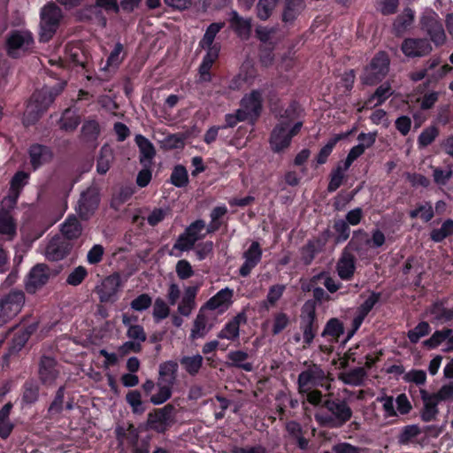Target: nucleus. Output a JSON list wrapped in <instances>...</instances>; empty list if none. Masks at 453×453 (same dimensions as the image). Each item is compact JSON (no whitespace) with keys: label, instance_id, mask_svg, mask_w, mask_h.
<instances>
[{"label":"nucleus","instance_id":"26","mask_svg":"<svg viewBox=\"0 0 453 453\" xmlns=\"http://www.w3.org/2000/svg\"><path fill=\"white\" fill-rule=\"evenodd\" d=\"M178 363L168 360L161 363L158 367V380L157 384L166 383L174 386L178 378Z\"/></svg>","mask_w":453,"mask_h":453},{"label":"nucleus","instance_id":"17","mask_svg":"<svg viewBox=\"0 0 453 453\" xmlns=\"http://www.w3.org/2000/svg\"><path fill=\"white\" fill-rule=\"evenodd\" d=\"M121 286V279L119 273L107 276L97 290L101 303H114Z\"/></svg>","mask_w":453,"mask_h":453},{"label":"nucleus","instance_id":"37","mask_svg":"<svg viewBox=\"0 0 453 453\" xmlns=\"http://www.w3.org/2000/svg\"><path fill=\"white\" fill-rule=\"evenodd\" d=\"M65 55L74 65L83 68L86 66L88 56L80 45L68 43L65 47Z\"/></svg>","mask_w":453,"mask_h":453},{"label":"nucleus","instance_id":"34","mask_svg":"<svg viewBox=\"0 0 453 453\" xmlns=\"http://www.w3.org/2000/svg\"><path fill=\"white\" fill-rule=\"evenodd\" d=\"M393 94V89L388 82H384L380 85L375 91L366 99L365 105L370 106L373 104L374 107L383 104Z\"/></svg>","mask_w":453,"mask_h":453},{"label":"nucleus","instance_id":"29","mask_svg":"<svg viewBox=\"0 0 453 453\" xmlns=\"http://www.w3.org/2000/svg\"><path fill=\"white\" fill-rule=\"evenodd\" d=\"M82 226L80 220L74 216H68L61 225V233L64 239L69 241L77 240L82 234Z\"/></svg>","mask_w":453,"mask_h":453},{"label":"nucleus","instance_id":"9","mask_svg":"<svg viewBox=\"0 0 453 453\" xmlns=\"http://www.w3.org/2000/svg\"><path fill=\"white\" fill-rule=\"evenodd\" d=\"M174 412L175 407L172 403L154 409L148 414V427L158 434H165L174 422Z\"/></svg>","mask_w":453,"mask_h":453},{"label":"nucleus","instance_id":"25","mask_svg":"<svg viewBox=\"0 0 453 453\" xmlns=\"http://www.w3.org/2000/svg\"><path fill=\"white\" fill-rule=\"evenodd\" d=\"M230 27L238 37L248 40L251 35V20L244 19L236 11H232L229 19Z\"/></svg>","mask_w":453,"mask_h":453},{"label":"nucleus","instance_id":"6","mask_svg":"<svg viewBox=\"0 0 453 453\" xmlns=\"http://www.w3.org/2000/svg\"><path fill=\"white\" fill-rule=\"evenodd\" d=\"M300 329L303 332L304 345L310 346L319 330V320L315 301L307 300L301 308Z\"/></svg>","mask_w":453,"mask_h":453},{"label":"nucleus","instance_id":"24","mask_svg":"<svg viewBox=\"0 0 453 453\" xmlns=\"http://www.w3.org/2000/svg\"><path fill=\"white\" fill-rule=\"evenodd\" d=\"M28 152L31 165L35 170L50 162L53 157L52 150L42 144H33Z\"/></svg>","mask_w":453,"mask_h":453},{"label":"nucleus","instance_id":"15","mask_svg":"<svg viewBox=\"0 0 453 453\" xmlns=\"http://www.w3.org/2000/svg\"><path fill=\"white\" fill-rule=\"evenodd\" d=\"M430 41L426 38H406L401 45V50L407 58H420L432 51Z\"/></svg>","mask_w":453,"mask_h":453},{"label":"nucleus","instance_id":"54","mask_svg":"<svg viewBox=\"0 0 453 453\" xmlns=\"http://www.w3.org/2000/svg\"><path fill=\"white\" fill-rule=\"evenodd\" d=\"M203 307L200 309L196 318L194 320V325L191 329V337L193 339L203 337L206 334L205 328L207 324V317L203 312Z\"/></svg>","mask_w":453,"mask_h":453},{"label":"nucleus","instance_id":"55","mask_svg":"<svg viewBox=\"0 0 453 453\" xmlns=\"http://www.w3.org/2000/svg\"><path fill=\"white\" fill-rule=\"evenodd\" d=\"M333 228L336 233V236L334 238L335 243H342L349 238V225L344 219L334 220Z\"/></svg>","mask_w":453,"mask_h":453},{"label":"nucleus","instance_id":"40","mask_svg":"<svg viewBox=\"0 0 453 453\" xmlns=\"http://www.w3.org/2000/svg\"><path fill=\"white\" fill-rule=\"evenodd\" d=\"M286 289L283 284H275L269 288L266 299L263 301L261 306L268 311L270 307L274 306L277 302L281 298Z\"/></svg>","mask_w":453,"mask_h":453},{"label":"nucleus","instance_id":"30","mask_svg":"<svg viewBox=\"0 0 453 453\" xmlns=\"http://www.w3.org/2000/svg\"><path fill=\"white\" fill-rule=\"evenodd\" d=\"M40 395V386L34 378L27 379L22 386L21 400L24 404L32 405L35 403Z\"/></svg>","mask_w":453,"mask_h":453},{"label":"nucleus","instance_id":"8","mask_svg":"<svg viewBox=\"0 0 453 453\" xmlns=\"http://www.w3.org/2000/svg\"><path fill=\"white\" fill-rule=\"evenodd\" d=\"M60 270L52 269L46 264H36L34 265L25 278V289L28 294H35L44 285H46L51 277L59 273Z\"/></svg>","mask_w":453,"mask_h":453},{"label":"nucleus","instance_id":"42","mask_svg":"<svg viewBox=\"0 0 453 453\" xmlns=\"http://www.w3.org/2000/svg\"><path fill=\"white\" fill-rule=\"evenodd\" d=\"M225 22H213L210 24L203 38L199 42V48L210 47L214 45V40L217 34L225 27Z\"/></svg>","mask_w":453,"mask_h":453},{"label":"nucleus","instance_id":"22","mask_svg":"<svg viewBox=\"0 0 453 453\" xmlns=\"http://www.w3.org/2000/svg\"><path fill=\"white\" fill-rule=\"evenodd\" d=\"M420 395L423 401V408L420 411V418L424 422H431L436 419L439 414V401L433 398V395L429 394L426 389H420Z\"/></svg>","mask_w":453,"mask_h":453},{"label":"nucleus","instance_id":"1","mask_svg":"<svg viewBox=\"0 0 453 453\" xmlns=\"http://www.w3.org/2000/svg\"><path fill=\"white\" fill-rule=\"evenodd\" d=\"M324 408L328 413L318 414L316 419L321 426L328 428H340L353 416L348 402L339 397H327L324 402Z\"/></svg>","mask_w":453,"mask_h":453},{"label":"nucleus","instance_id":"58","mask_svg":"<svg viewBox=\"0 0 453 453\" xmlns=\"http://www.w3.org/2000/svg\"><path fill=\"white\" fill-rule=\"evenodd\" d=\"M29 173L25 171H18L12 177L9 190L21 194L24 187L28 183Z\"/></svg>","mask_w":453,"mask_h":453},{"label":"nucleus","instance_id":"21","mask_svg":"<svg viewBox=\"0 0 453 453\" xmlns=\"http://www.w3.org/2000/svg\"><path fill=\"white\" fill-rule=\"evenodd\" d=\"M356 257L349 250H342L336 264L338 276L342 280H350L356 272Z\"/></svg>","mask_w":453,"mask_h":453},{"label":"nucleus","instance_id":"20","mask_svg":"<svg viewBox=\"0 0 453 453\" xmlns=\"http://www.w3.org/2000/svg\"><path fill=\"white\" fill-rule=\"evenodd\" d=\"M241 107L248 111L253 120H257L263 111V96L262 92L257 89L252 90L246 94L240 102Z\"/></svg>","mask_w":453,"mask_h":453},{"label":"nucleus","instance_id":"35","mask_svg":"<svg viewBox=\"0 0 453 453\" xmlns=\"http://www.w3.org/2000/svg\"><path fill=\"white\" fill-rule=\"evenodd\" d=\"M232 296L233 290L228 288H225L220 289L212 297H211L203 307L211 311H214L223 305H228L231 303Z\"/></svg>","mask_w":453,"mask_h":453},{"label":"nucleus","instance_id":"44","mask_svg":"<svg viewBox=\"0 0 453 453\" xmlns=\"http://www.w3.org/2000/svg\"><path fill=\"white\" fill-rule=\"evenodd\" d=\"M170 181L177 188L187 187L189 183V179L186 167L182 165H175L172 171Z\"/></svg>","mask_w":453,"mask_h":453},{"label":"nucleus","instance_id":"31","mask_svg":"<svg viewBox=\"0 0 453 453\" xmlns=\"http://www.w3.org/2000/svg\"><path fill=\"white\" fill-rule=\"evenodd\" d=\"M422 430L418 425H407L401 428L396 436L397 443L400 446H407L417 442V437L420 435Z\"/></svg>","mask_w":453,"mask_h":453},{"label":"nucleus","instance_id":"27","mask_svg":"<svg viewBox=\"0 0 453 453\" xmlns=\"http://www.w3.org/2000/svg\"><path fill=\"white\" fill-rule=\"evenodd\" d=\"M134 142L139 148L140 163L146 166V163L151 165L152 159L156 156V149L153 143L142 134H136Z\"/></svg>","mask_w":453,"mask_h":453},{"label":"nucleus","instance_id":"61","mask_svg":"<svg viewBox=\"0 0 453 453\" xmlns=\"http://www.w3.org/2000/svg\"><path fill=\"white\" fill-rule=\"evenodd\" d=\"M127 403L131 406L134 414H142L145 408L142 406V394L139 390H130L126 395Z\"/></svg>","mask_w":453,"mask_h":453},{"label":"nucleus","instance_id":"19","mask_svg":"<svg viewBox=\"0 0 453 453\" xmlns=\"http://www.w3.org/2000/svg\"><path fill=\"white\" fill-rule=\"evenodd\" d=\"M73 243L60 237H53L46 247V257L50 261H59L66 257L73 250Z\"/></svg>","mask_w":453,"mask_h":453},{"label":"nucleus","instance_id":"59","mask_svg":"<svg viewBox=\"0 0 453 453\" xmlns=\"http://www.w3.org/2000/svg\"><path fill=\"white\" fill-rule=\"evenodd\" d=\"M439 135V128L430 126L425 128L418 137V148H426L430 145Z\"/></svg>","mask_w":453,"mask_h":453},{"label":"nucleus","instance_id":"36","mask_svg":"<svg viewBox=\"0 0 453 453\" xmlns=\"http://www.w3.org/2000/svg\"><path fill=\"white\" fill-rule=\"evenodd\" d=\"M180 364L188 375L195 377L203 367V357L200 354L183 356L180 358Z\"/></svg>","mask_w":453,"mask_h":453},{"label":"nucleus","instance_id":"49","mask_svg":"<svg viewBox=\"0 0 453 453\" xmlns=\"http://www.w3.org/2000/svg\"><path fill=\"white\" fill-rule=\"evenodd\" d=\"M134 193L131 186H122L118 192L114 193L111 200V207L118 209L120 205L127 202Z\"/></svg>","mask_w":453,"mask_h":453},{"label":"nucleus","instance_id":"32","mask_svg":"<svg viewBox=\"0 0 453 453\" xmlns=\"http://www.w3.org/2000/svg\"><path fill=\"white\" fill-rule=\"evenodd\" d=\"M344 334V325L338 318H331L327 320L321 333L324 338L330 337L332 342H338L341 335Z\"/></svg>","mask_w":453,"mask_h":453},{"label":"nucleus","instance_id":"51","mask_svg":"<svg viewBox=\"0 0 453 453\" xmlns=\"http://www.w3.org/2000/svg\"><path fill=\"white\" fill-rule=\"evenodd\" d=\"M431 332V326L428 322L421 321L413 329L409 330L407 337L412 344L419 342L420 338L426 336Z\"/></svg>","mask_w":453,"mask_h":453},{"label":"nucleus","instance_id":"63","mask_svg":"<svg viewBox=\"0 0 453 453\" xmlns=\"http://www.w3.org/2000/svg\"><path fill=\"white\" fill-rule=\"evenodd\" d=\"M276 4V0H259L257 4V17L262 20H266L271 16Z\"/></svg>","mask_w":453,"mask_h":453},{"label":"nucleus","instance_id":"12","mask_svg":"<svg viewBox=\"0 0 453 453\" xmlns=\"http://www.w3.org/2000/svg\"><path fill=\"white\" fill-rule=\"evenodd\" d=\"M203 49L206 50L207 51L198 67L199 77L196 81L197 83H206L211 81L212 73L211 69L219 58L220 45L219 43H215L214 45L204 47Z\"/></svg>","mask_w":453,"mask_h":453},{"label":"nucleus","instance_id":"53","mask_svg":"<svg viewBox=\"0 0 453 453\" xmlns=\"http://www.w3.org/2000/svg\"><path fill=\"white\" fill-rule=\"evenodd\" d=\"M204 228V220L199 219L193 221L190 225H188L184 231L186 234L188 235V237H190L196 243V242L205 237L206 234H202Z\"/></svg>","mask_w":453,"mask_h":453},{"label":"nucleus","instance_id":"4","mask_svg":"<svg viewBox=\"0 0 453 453\" xmlns=\"http://www.w3.org/2000/svg\"><path fill=\"white\" fill-rule=\"evenodd\" d=\"M23 290L12 288L0 297V327L11 322L25 305Z\"/></svg>","mask_w":453,"mask_h":453},{"label":"nucleus","instance_id":"5","mask_svg":"<svg viewBox=\"0 0 453 453\" xmlns=\"http://www.w3.org/2000/svg\"><path fill=\"white\" fill-rule=\"evenodd\" d=\"M390 59L387 52H377L364 69L362 82L367 86L380 83L388 73Z\"/></svg>","mask_w":453,"mask_h":453},{"label":"nucleus","instance_id":"13","mask_svg":"<svg viewBox=\"0 0 453 453\" xmlns=\"http://www.w3.org/2000/svg\"><path fill=\"white\" fill-rule=\"evenodd\" d=\"M203 49L206 50L207 51L198 67L199 77L196 81L197 83H206L211 81L212 73L211 69L219 58L220 45L219 43H215L214 45L204 47Z\"/></svg>","mask_w":453,"mask_h":453},{"label":"nucleus","instance_id":"41","mask_svg":"<svg viewBox=\"0 0 453 453\" xmlns=\"http://www.w3.org/2000/svg\"><path fill=\"white\" fill-rule=\"evenodd\" d=\"M323 280L322 284L325 286V288L330 292V293H335L338 291L342 284L339 281H335L334 278H332L327 272H320L319 273L314 275L311 280L310 284L314 285L317 284L319 281Z\"/></svg>","mask_w":453,"mask_h":453},{"label":"nucleus","instance_id":"50","mask_svg":"<svg viewBox=\"0 0 453 453\" xmlns=\"http://www.w3.org/2000/svg\"><path fill=\"white\" fill-rule=\"evenodd\" d=\"M452 334V329L445 328L442 330H436L429 339L423 342V346L428 349H436L442 342Z\"/></svg>","mask_w":453,"mask_h":453},{"label":"nucleus","instance_id":"56","mask_svg":"<svg viewBox=\"0 0 453 453\" xmlns=\"http://www.w3.org/2000/svg\"><path fill=\"white\" fill-rule=\"evenodd\" d=\"M157 385L158 387V391L157 394L150 396V402L155 405H159L165 403L172 397L173 386H170L166 383Z\"/></svg>","mask_w":453,"mask_h":453},{"label":"nucleus","instance_id":"43","mask_svg":"<svg viewBox=\"0 0 453 453\" xmlns=\"http://www.w3.org/2000/svg\"><path fill=\"white\" fill-rule=\"evenodd\" d=\"M0 234L9 237L16 234V224L8 210L0 211Z\"/></svg>","mask_w":453,"mask_h":453},{"label":"nucleus","instance_id":"52","mask_svg":"<svg viewBox=\"0 0 453 453\" xmlns=\"http://www.w3.org/2000/svg\"><path fill=\"white\" fill-rule=\"evenodd\" d=\"M303 110L302 109L300 104L297 101L293 100L284 110L283 113L280 115V118L284 119L283 121L288 122L289 127L291 122L300 119L303 116Z\"/></svg>","mask_w":453,"mask_h":453},{"label":"nucleus","instance_id":"23","mask_svg":"<svg viewBox=\"0 0 453 453\" xmlns=\"http://www.w3.org/2000/svg\"><path fill=\"white\" fill-rule=\"evenodd\" d=\"M247 322V316L244 311L238 313L232 319L227 321L224 327L218 334L219 339L234 341L239 338L240 326Z\"/></svg>","mask_w":453,"mask_h":453},{"label":"nucleus","instance_id":"45","mask_svg":"<svg viewBox=\"0 0 453 453\" xmlns=\"http://www.w3.org/2000/svg\"><path fill=\"white\" fill-rule=\"evenodd\" d=\"M227 357L234 367L241 368L246 372H251L253 370L252 364L244 363V361L249 358V355L243 350L230 351Z\"/></svg>","mask_w":453,"mask_h":453},{"label":"nucleus","instance_id":"28","mask_svg":"<svg viewBox=\"0 0 453 453\" xmlns=\"http://www.w3.org/2000/svg\"><path fill=\"white\" fill-rule=\"evenodd\" d=\"M352 132H353V130H350L349 132L341 133V134H335L333 137H331L327 141L326 144L319 150L318 155L315 157V159H314V161L316 162L315 167H317L318 165L326 164L327 162L329 156L331 155L334 147L336 146V144L340 141L346 139L350 134H352Z\"/></svg>","mask_w":453,"mask_h":453},{"label":"nucleus","instance_id":"38","mask_svg":"<svg viewBox=\"0 0 453 453\" xmlns=\"http://www.w3.org/2000/svg\"><path fill=\"white\" fill-rule=\"evenodd\" d=\"M445 301L438 300L434 302L430 309V312L434 316L435 319L442 322H449L453 319V308L445 307Z\"/></svg>","mask_w":453,"mask_h":453},{"label":"nucleus","instance_id":"11","mask_svg":"<svg viewBox=\"0 0 453 453\" xmlns=\"http://www.w3.org/2000/svg\"><path fill=\"white\" fill-rule=\"evenodd\" d=\"M288 122L280 121L273 128L269 137V143L271 150L274 153H280L290 146L292 138L288 134Z\"/></svg>","mask_w":453,"mask_h":453},{"label":"nucleus","instance_id":"14","mask_svg":"<svg viewBox=\"0 0 453 453\" xmlns=\"http://www.w3.org/2000/svg\"><path fill=\"white\" fill-rule=\"evenodd\" d=\"M100 194L95 188H88L81 194L79 199V214L81 219H88L98 208Z\"/></svg>","mask_w":453,"mask_h":453},{"label":"nucleus","instance_id":"3","mask_svg":"<svg viewBox=\"0 0 453 453\" xmlns=\"http://www.w3.org/2000/svg\"><path fill=\"white\" fill-rule=\"evenodd\" d=\"M63 18L61 8L53 1L48 2L40 12V40L49 42L57 33Z\"/></svg>","mask_w":453,"mask_h":453},{"label":"nucleus","instance_id":"39","mask_svg":"<svg viewBox=\"0 0 453 453\" xmlns=\"http://www.w3.org/2000/svg\"><path fill=\"white\" fill-rule=\"evenodd\" d=\"M113 158L112 150L107 146H103L96 160L97 173L99 174H105L109 171Z\"/></svg>","mask_w":453,"mask_h":453},{"label":"nucleus","instance_id":"16","mask_svg":"<svg viewBox=\"0 0 453 453\" xmlns=\"http://www.w3.org/2000/svg\"><path fill=\"white\" fill-rule=\"evenodd\" d=\"M263 250L260 243L257 241L252 242L243 252L244 262L239 268V274L242 277H248L251 271L261 262Z\"/></svg>","mask_w":453,"mask_h":453},{"label":"nucleus","instance_id":"60","mask_svg":"<svg viewBox=\"0 0 453 453\" xmlns=\"http://www.w3.org/2000/svg\"><path fill=\"white\" fill-rule=\"evenodd\" d=\"M36 326L31 325L24 329L19 330L15 334L12 342L13 348L17 350H20L27 342L32 334L35 331Z\"/></svg>","mask_w":453,"mask_h":453},{"label":"nucleus","instance_id":"62","mask_svg":"<svg viewBox=\"0 0 453 453\" xmlns=\"http://www.w3.org/2000/svg\"><path fill=\"white\" fill-rule=\"evenodd\" d=\"M170 314V309L166 303L160 297H157L154 302L153 306V318L156 322H159L166 319Z\"/></svg>","mask_w":453,"mask_h":453},{"label":"nucleus","instance_id":"33","mask_svg":"<svg viewBox=\"0 0 453 453\" xmlns=\"http://www.w3.org/2000/svg\"><path fill=\"white\" fill-rule=\"evenodd\" d=\"M304 8V0H285L282 12V21L293 22Z\"/></svg>","mask_w":453,"mask_h":453},{"label":"nucleus","instance_id":"18","mask_svg":"<svg viewBox=\"0 0 453 453\" xmlns=\"http://www.w3.org/2000/svg\"><path fill=\"white\" fill-rule=\"evenodd\" d=\"M58 362L54 357L43 355L39 362L38 374L40 381L44 386H51L59 375L57 368Z\"/></svg>","mask_w":453,"mask_h":453},{"label":"nucleus","instance_id":"64","mask_svg":"<svg viewBox=\"0 0 453 453\" xmlns=\"http://www.w3.org/2000/svg\"><path fill=\"white\" fill-rule=\"evenodd\" d=\"M87 276V269L82 265H79L69 273L66 278V284L73 287L79 286L82 283Z\"/></svg>","mask_w":453,"mask_h":453},{"label":"nucleus","instance_id":"2","mask_svg":"<svg viewBox=\"0 0 453 453\" xmlns=\"http://www.w3.org/2000/svg\"><path fill=\"white\" fill-rule=\"evenodd\" d=\"M34 46V35L29 30L14 29L6 36L5 50L12 58L17 59L29 54Z\"/></svg>","mask_w":453,"mask_h":453},{"label":"nucleus","instance_id":"46","mask_svg":"<svg viewBox=\"0 0 453 453\" xmlns=\"http://www.w3.org/2000/svg\"><path fill=\"white\" fill-rule=\"evenodd\" d=\"M453 234V219H446L440 228H435L431 231L430 238L435 242H441L447 237Z\"/></svg>","mask_w":453,"mask_h":453},{"label":"nucleus","instance_id":"7","mask_svg":"<svg viewBox=\"0 0 453 453\" xmlns=\"http://www.w3.org/2000/svg\"><path fill=\"white\" fill-rule=\"evenodd\" d=\"M58 95V90L53 88L44 87L35 90L30 98L27 106V115L32 120L37 121L41 116L49 109Z\"/></svg>","mask_w":453,"mask_h":453},{"label":"nucleus","instance_id":"48","mask_svg":"<svg viewBox=\"0 0 453 453\" xmlns=\"http://www.w3.org/2000/svg\"><path fill=\"white\" fill-rule=\"evenodd\" d=\"M100 131V126L95 119L85 121L81 127V135L86 142L97 140Z\"/></svg>","mask_w":453,"mask_h":453},{"label":"nucleus","instance_id":"10","mask_svg":"<svg viewBox=\"0 0 453 453\" xmlns=\"http://www.w3.org/2000/svg\"><path fill=\"white\" fill-rule=\"evenodd\" d=\"M420 28L429 35L430 41L435 45L439 46L445 42L446 35L443 25L435 12L430 10L422 15L420 19Z\"/></svg>","mask_w":453,"mask_h":453},{"label":"nucleus","instance_id":"57","mask_svg":"<svg viewBox=\"0 0 453 453\" xmlns=\"http://www.w3.org/2000/svg\"><path fill=\"white\" fill-rule=\"evenodd\" d=\"M65 391V386H61L58 388L54 399L48 408V414L50 416L58 415L62 412L64 409Z\"/></svg>","mask_w":453,"mask_h":453},{"label":"nucleus","instance_id":"47","mask_svg":"<svg viewBox=\"0 0 453 453\" xmlns=\"http://www.w3.org/2000/svg\"><path fill=\"white\" fill-rule=\"evenodd\" d=\"M80 123V117L69 109L64 111L59 120L60 128L66 132L74 131L78 127Z\"/></svg>","mask_w":453,"mask_h":453}]
</instances>
